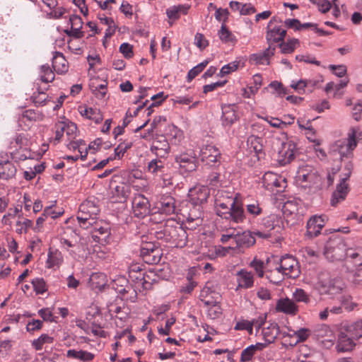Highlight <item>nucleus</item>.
<instances>
[{
	"instance_id": "obj_26",
	"label": "nucleus",
	"mask_w": 362,
	"mask_h": 362,
	"mask_svg": "<svg viewBox=\"0 0 362 362\" xmlns=\"http://www.w3.org/2000/svg\"><path fill=\"white\" fill-rule=\"evenodd\" d=\"M66 357L71 359L79 360L82 362H90L94 359L95 355L91 352L82 349H69L66 351Z\"/></svg>"
},
{
	"instance_id": "obj_36",
	"label": "nucleus",
	"mask_w": 362,
	"mask_h": 362,
	"mask_svg": "<svg viewBox=\"0 0 362 362\" xmlns=\"http://www.w3.org/2000/svg\"><path fill=\"white\" fill-rule=\"evenodd\" d=\"M170 146L166 139L161 136L160 139L155 140L151 147L152 151H155L156 154H166L168 153Z\"/></svg>"
},
{
	"instance_id": "obj_18",
	"label": "nucleus",
	"mask_w": 362,
	"mask_h": 362,
	"mask_svg": "<svg viewBox=\"0 0 362 362\" xmlns=\"http://www.w3.org/2000/svg\"><path fill=\"white\" fill-rule=\"evenodd\" d=\"M259 225L269 233H271L272 230L275 229L280 231L283 228V221L279 216L272 214L263 218Z\"/></svg>"
},
{
	"instance_id": "obj_53",
	"label": "nucleus",
	"mask_w": 362,
	"mask_h": 362,
	"mask_svg": "<svg viewBox=\"0 0 362 362\" xmlns=\"http://www.w3.org/2000/svg\"><path fill=\"white\" fill-rule=\"evenodd\" d=\"M156 249H159L158 247L156 246L152 243H147L144 244L141 248V256L144 258V259L149 256L151 253H153L156 251Z\"/></svg>"
},
{
	"instance_id": "obj_55",
	"label": "nucleus",
	"mask_w": 362,
	"mask_h": 362,
	"mask_svg": "<svg viewBox=\"0 0 362 362\" xmlns=\"http://www.w3.org/2000/svg\"><path fill=\"white\" fill-rule=\"evenodd\" d=\"M250 266L253 268L258 276L262 277L264 276V262L255 258L250 263Z\"/></svg>"
},
{
	"instance_id": "obj_54",
	"label": "nucleus",
	"mask_w": 362,
	"mask_h": 362,
	"mask_svg": "<svg viewBox=\"0 0 362 362\" xmlns=\"http://www.w3.org/2000/svg\"><path fill=\"white\" fill-rule=\"evenodd\" d=\"M256 354L253 346H249L241 352L240 362H249L252 360L253 356Z\"/></svg>"
},
{
	"instance_id": "obj_35",
	"label": "nucleus",
	"mask_w": 362,
	"mask_h": 362,
	"mask_svg": "<svg viewBox=\"0 0 362 362\" xmlns=\"http://www.w3.org/2000/svg\"><path fill=\"white\" fill-rule=\"evenodd\" d=\"M81 115L87 119L94 121L95 123H100L103 121V117L99 109L86 107L80 111Z\"/></svg>"
},
{
	"instance_id": "obj_38",
	"label": "nucleus",
	"mask_w": 362,
	"mask_h": 362,
	"mask_svg": "<svg viewBox=\"0 0 362 362\" xmlns=\"http://www.w3.org/2000/svg\"><path fill=\"white\" fill-rule=\"evenodd\" d=\"M63 262V257L60 252L55 250L54 252L49 251L47 260V267L54 268L59 267Z\"/></svg>"
},
{
	"instance_id": "obj_43",
	"label": "nucleus",
	"mask_w": 362,
	"mask_h": 362,
	"mask_svg": "<svg viewBox=\"0 0 362 362\" xmlns=\"http://www.w3.org/2000/svg\"><path fill=\"white\" fill-rule=\"evenodd\" d=\"M293 300L295 303H303L308 304L310 301V296L302 288H296L293 294Z\"/></svg>"
},
{
	"instance_id": "obj_44",
	"label": "nucleus",
	"mask_w": 362,
	"mask_h": 362,
	"mask_svg": "<svg viewBox=\"0 0 362 362\" xmlns=\"http://www.w3.org/2000/svg\"><path fill=\"white\" fill-rule=\"evenodd\" d=\"M31 284L36 294H43L48 289V286L43 278L33 279Z\"/></svg>"
},
{
	"instance_id": "obj_63",
	"label": "nucleus",
	"mask_w": 362,
	"mask_h": 362,
	"mask_svg": "<svg viewBox=\"0 0 362 362\" xmlns=\"http://www.w3.org/2000/svg\"><path fill=\"white\" fill-rule=\"evenodd\" d=\"M119 51L127 59H130L133 57V47L127 42H124L120 45Z\"/></svg>"
},
{
	"instance_id": "obj_40",
	"label": "nucleus",
	"mask_w": 362,
	"mask_h": 362,
	"mask_svg": "<svg viewBox=\"0 0 362 362\" xmlns=\"http://www.w3.org/2000/svg\"><path fill=\"white\" fill-rule=\"evenodd\" d=\"M106 276L103 273H93L90 276L89 282L93 288H101L106 284Z\"/></svg>"
},
{
	"instance_id": "obj_42",
	"label": "nucleus",
	"mask_w": 362,
	"mask_h": 362,
	"mask_svg": "<svg viewBox=\"0 0 362 362\" xmlns=\"http://www.w3.org/2000/svg\"><path fill=\"white\" fill-rule=\"evenodd\" d=\"M247 145L255 153L261 152L262 150V139L257 136H250L247 140Z\"/></svg>"
},
{
	"instance_id": "obj_25",
	"label": "nucleus",
	"mask_w": 362,
	"mask_h": 362,
	"mask_svg": "<svg viewBox=\"0 0 362 362\" xmlns=\"http://www.w3.org/2000/svg\"><path fill=\"white\" fill-rule=\"evenodd\" d=\"M255 238L250 231H244L242 233H238L236 237V247L238 248H248L255 243Z\"/></svg>"
},
{
	"instance_id": "obj_6",
	"label": "nucleus",
	"mask_w": 362,
	"mask_h": 362,
	"mask_svg": "<svg viewBox=\"0 0 362 362\" xmlns=\"http://www.w3.org/2000/svg\"><path fill=\"white\" fill-rule=\"evenodd\" d=\"M356 145V135L353 132L346 139L337 141L333 145L332 150L338 153L341 159L343 160L344 158H349L352 156V151Z\"/></svg>"
},
{
	"instance_id": "obj_1",
	"label": "nucleus",
	"mask_w": 362,
	"mask_h": 362,
	"mask_svg": "<svg viewBox=\"0 0 362 362\" xmlns=\"http://www.w3.org/2000/svg\"><path fill=\"white\" fill-rule=\"evenodd\" d=\"M99 213L98 207L91 201H85L79 206L76 218L80 227L87 229L95 223Z\"/></svg>"
},
{
	"instance_id": "obj_19",
	"label": "nucleus",
	"mask_w": 362,
	"mask_h": 362,
	"mask_svg": "<svg viewBox=\"0 0 362 362\" xmlns=\"http://www.w3.org/2000/svg\"><path fill=\"white\" fill-rule=\"evenodd\" d=\"M347 333L340 332L338 334L337 343L335 346L338 352H348L354 349L356 343Z\"/></svg>"
},
{
	"instance_id": "obj_10",
	"label": "nucleus",
	"mask_w": 362,
	"mask_h": 362,
	"mask_svg": "<svg viewBox=\"0 0 362 362\" xmlns=\"http://www.w3.org/2000/svg\"><path fill=\"white\" fill-rule=\"evenodd\" d=\"M296 146L292 141L282 142L278 151V161L281 165L290 163L294 158Z\"/></svg>"
},
{
	"instance_id": "obj_62",
	"label": "nucleus",
	"mask_w": 362,
	"mask_h": 362,
	"mask_svg": "<svg viewBox=\"0 0 362 362\" xmlns=\"http://www.w3.org/2000/svg\"><path fill=\"white\" fill-rule=\"evenodd\" d=\"M32 98L35 105L40 106L45 105L47 95L44 92H37L33 93Z\"/></svg>"
},
{
	"instance_id": "obj_11",
	"label": "nucleus",
	"mask_w": 362,
	"mask_h": 362,
	"mask_svg": "<svg viewBox=\"0 0 362 362\" xmlns=\"http://www.w3.org/2000/svg\"><path fill=\"white\" fill-rule=\"evenodd\" d=\"M275 22H281L278 21L276 17H273L269 22L267 28L268 31L267 33V40L268 42H279L284 40L286 30L281 28L279 25H273Z\"/></svg>"
},
{
	"instance_id": "obj_30",
	"label": "nucleus",
	"mask_w": 362,
	"mask_h": 362,
	"mask_svg": "<svg viewBox=\"0 0 362 362\" xmlns=\"http://www.w3.org/2000/svg\"><path fill=\"white\" fill-rule=\"evenodd\" d=\"M346 332L354 340L362 337V320L344 325Z\"/></svg>"
},
{
	"instance_id": "obj_50",
	"label": "nucleus",
	"mask_w": 362,
	"mask_h": 362,
	"mask_svg": "<svg viewBox=\"0 0 362 362\" xmlns=\"http://www.w3.org/2000/svg\"><path fill=\"white\" fill-rule=\"evenodd\" d=\"M263 179L264 182L267 184V188H272V187H280L279 181L276 174L272 173H267L264 174Z\"/></svg>"
},
{
	"instance_id": "obj_59",
	"label": "nucleus",
	"mask_w": 362,
	"mask_h": 362,
	"mask_svg": "<svg viewBox=\"0 0 362 362\" xmlns=\"http://www.w3.org/2000/svg\"><path fill=\"white\" fill-rule=\"evenodd\" d=\"M235 330H247L250 334H252L253 327L251 321L243 320L238 322L235 326Z\"/></svg>"
},
{
	"instance_id": "obj_22",
	"label": "nucleus",
	"mask_w": 362,
	"mask_h": 362,
	"mask_svg": "<svg viewBox=\"0 0 362 362\" xmlns=\"http://www.w3.org/2000/svg\"><path fill=\"white\" fill-rule=\"evenodd\" d=\"M175 224L174 221L168 220L163 227L156 232V238L163 242L169 243L170 240L172 238V233H173Z\"/></svg>"
},
{
	"instance_id": "obj_9",
	"label": "nucleus",
	"mask_w": 362,
	"mask_h": 362,
	"mask_svg": "<svg viewBox=\"0 0 362 362\" xmlns=\"http://www.w3.org/2000/svg\"><path fill=\"white\" fill-rule=\"evenodd\" d=\"M201 160L206 165L216 166L221 163V153L218 148L214 145L204 146L200 151Z\"/></svg>"
},
{
	"instance_id": "obj_7",
	"label": "nucleus",
	"mask_w": 362,
	"mask_h": 362,
	"mask_svg": "<svg viewBox=\"0 0 362 362\" xmlns=\"http://www.w3.org/2000/svg\"><path fill=\"white\" fill-rule=\"evenodd\" d=\"M223 214V213H221ZM227 216L226 219H230L235 223H242L245 218V214L243 209V204L240 194H235L230 203L229 213H223Z\"/></svg>"
},
{
	"instance_id": "obj_61",
	"label": "nucleus",
	"mask_w": 362,
	"mask_h": 362,
	"mask_svg": "<svg viewBox=\"0 0 362 362\" xmlns=\"http://www.w3.org/2000/svg\"><path fill=\"white\" fill-rule=\"evenodd\" d=\"M293 334L298 338L297 342H303L310 335V330L307 328H300L295 331Z\"/></svg>"
},
{
	"instance_id": "obj_20",
	"label": "nucleus",
	"mask_w": 362,
	"mask_h": 362,
	"mask_svg": "<svg viewBox=\"0 0 362 362\" xmlns=\"http://www.w3.org/2000/svg\"><path fill=\"white\" fill-rule=\"evenodd\" d=\"M187 243V234L186 230L177 223L175 224L173 233H172V238L170 240L169 243L176 247H183Z\"/></svg>"
},
{
	"instance_id": "obj_45",
	"label": "nucleus",
	"mask_w": 362,
	"mask_h": 362,
	"mask_svg": "<svg viewBox=\"0 0 362 362\" xmlns=\"http://www.w3.org/2000/svg\"><path fill=\"white\" fill-rule=\"evenodd\" d=\"M246 213L252 216L253 217H256L262 214L263 209L260 206V204L258 201H253L250 204L245 205Z\"/></svg>"
},
{
	"instance_id": "obj_64",
	"label": "nucleus",
	"mask_w": 362,
	"mask_h": 362,
	"mask_svg": "<svg viewBox=\"0 0 362 362\" xmlns=\"http://www.w3.org/2000/svg\"><path fill=\"white\" fill-rule=\"evenodd\" d=\"M194 44L200 49H204L208 46V40L205 38L204 35L202 33H197L194 36Z\"/></svg>"
},
{
	"instance_id": "obj_34",
	"label": "nucleus",
	"mask_w": 362,
	"mask_h": 362,
	"mask_svg": "<svg viewBox=\"0 0 362 362\" xmlns=\"http://www.w3.org/2000/svg\"><path fill=\"white\" fill-rule=\"evenodd\" d=\"M202 302L207 308L208 315L211 318L215 319L221 315V308L216 301L202 298Z\"/></svg>"
},
{
	"instance_id": "obj_41",
	"label": "nucleus",
	"mask_w": 362,
	"mask_h": 362,
	"mask_svg": "<svg viewBox=\"0 0 362 362\" xmlns=\"http://www.w3.org/2000/svg\"><path fill=\"white\" fill-rule=\"evenodd\" d=\"M220 40L224 43L231 42L235 44L237 41L233 33L227 28L225 25H222L220 30L218 33Z\"/></svg>"
},
{
	"instance_id": "obj_15",
	"label": "nucleus",
	"mask_w": 362,
	"mask_h": 362,
	"mask_svg": "<svg viewBox=\"0 0 362 362\" xmlns=\"http://www.w3.org/2000/svg\"><path fill=\"white\" fill-rule=\"evenodd\" d=\"M175 162L186 172H193L198 167V160L194 156L181 153L175 157Z\"/></svg>"
},
{
	"instance_id": "obj_12",
	"label": "nucleus",
	"mask_w": 362,
	"mask_h": 362,
	"mask_svg": "<svg viewBox=\"0 0 362 362\" xmlns=\"http://www.w3.org/2000/svg\"><path fill=\"white\" fill-rule=\"evenodd\" d=\"M275 310L276 312L291 316L296 315L299 311L296 303L288 297L279 298L276 302Z\"/></svg>"
},
{
	"instance_id": "obj_48",
	"label": "nucleus",
	"mask_w": 362,
	"mask_h": 362,
	"mask_svg": "<svg viewBox=\"0 0 362 362\" xmlns=\"http://www.w3.org/2000/svg\"><path fill=\"white\" fill-rule=\"evenodd\" d=\"M32 226V221L23 218L22 220H19L16 222V231L19 234L26 233Z\"/></svg>"
},
{
	"instance_id": "obj_24",
	"label": "nucleus",
	"mask_w": 362,
	"mask_h": 362,
	"mask_svg": "<svg viewBox=\"0 0 362 362\" xmlns=\"http://www.w3.org/2000/svg\"><path fill=\"white\" fill-rule=\"evenodd\" d=\"M52 68L58 74H63L68 71L69 64L61 52H56L52 58Z\"/></svg>"
},
{
	"instance_id": "obj_16",
	"label": "nucleus",
	"mask_w": 362,
	"mask_h": 362,
	"mask_svg": "<svg viewBox=\"0 0 362 362\" xmlns=\"http://www.w3.org/2000/svg\"><path fill=\"white\" fill-rule=\"evenodd\" d=\"M235 276L238 283L236 290L239 288L248 289L254 286L255 279L252 272L242 269L236 273Z\"/></svg>"
},
{
	"instance_id": "obj_49",
	"label": "nucleus",
	"mask_w": 362,
	"mask_h": 362,
	"mask_svg": "<svg viewBox=\"0 0 362 362\" xmlns=\"http://www.w3.org/2000/svg\"><path fill=\"white\" fill-rule=\"evenodd\" d=\"M299 45V41L298 39L293 38L288 40L286 42H283L280 44V47L281 49V52L284 54L291 53L294 51L297 45Z\"/></svg>"
},
{
	"instance_id": "obj_2",
	"label": "nucleus",
	"mask_w": 362,
	"mask_h": 362,
	"mask_svg": "<svg viewBox=\"0 0 362 362\" xmlns=\"http://www.w3.org/2000/svg\"><path fill=\"white\" fill-rule=\"evenodd\" d=\"M296 178L303 187L320 189L321 186V177L317 171L311 165H306L300 167Z\"/></svg>"
},
{
	"instance_id": "obj_31",
	"label": "nucleus",
	"mask_w": 362,
	"mask_h": 362,
	"mask_svg": "<svg viewBox=\"0 0 362 362\" xmlns=\"http://www.w3.org/2000/svg\"><path fill=\"white\" fill-rule=\"evenodd\" d=\"M317 286L321 292L328 293L334 286V283L329 279L328 274L322 272L318 276Z\"/></svg>"
},
{
	"instance_id": "obj_58",
	"label": "nucleus",
	"mask_w": 362,
	"mask_h": 362,
	"mask_svg": "<svg viewBox=\"0 0 362 362\" xmlns=\"http://www.w3.org/2000/svg\"><path fill=\"white\" fill-rule=\"evenodd\" d=\"M310 2L316 5L322 13L327 12L331 8V3L327 0H309Z\"/></svg>"
},
{
	"instance_id": "obj_39",
	"label": "nucleus",
	"mask_w": 362,
	"mask_h": 362,
	"mask_svg": "<svg viewBox=\"0 0 362 362\" xmlns=\"http://www.w3.org/2000/svg\"><path fill=\"white\" fill-rule=\"evenodd\" d=\"M129 277L132 281L140 283L144 289L149 290L152 288V283L146 281V278L150 279L149 274H144V273L129 274Z\"/></svg>"
},
{
	"instance_id": "obj_5",
	"label": "nucleus",
	"mask_w": 362,
	"mask_h": 362,
	"mask_svg": "<svg viewBox=\"0 0 362 362\" xmlns=\"http://www.w3.org/2000/svg\"><path fill=\"white\" fill-rule=\"evenodd\" d=\"M346 250V245L341 240H330L326 243L325 255L332 261H339L345 258Z\"/></svg>"
},
{
	"instance_id": "obj_23",
	"label": "nucleus",
	"mask_w": 362,
	"mask_h": 362,
	"mask_svg": "<svg viewBox=\"0 0 362 362\" xmlns=\"http://www.w3.org/2000/svg\"><path fill=\"white\" fill-rule=\"evenodd\" d=\"M158 208L162 214L166 215L173 214L175 211V200L171 196L164 195L160 198L158 204Z\"/></svg>"
},
{
	"instance_id": "obj_28",
	"label": "nucleus",
	"mask_w": 362,
	"mask_h": 362,
	"mask_svg": "<svg viewBox=\"0 0 362 362\" xmlns=\"http://www.w3.org/2000/svg\"><path fill=\"white\" fill-rule=\"evenodd\" d=\"M78 240V235L76 232L71 228H67L64 231V235L60 238V243L64 246L72 247L77 245Z\"/></svg>"
},
{
	"instance_id": "obj_3",
	"label": "nucleus",
	"mask_w": 362,
	"mask_h": 362,
	"mask_svg": "<svg viewBox=\"0 0 362 362\" xmlns=\"http://www.w3.org/2000/svg\"><path fill=\"white\" fill-rule=\"evenodd\" d=\"M353 165L351 162H348L345 164L343 169V172L341 175L339 183L337 185L336 190L333 192L331 199L332 206H337L338 203L344 200L349 189V185L346 181L349 179L350 175L352 173Z\"/></svg>"
},
{
	"instance_id": "obj_33",
	"label": "nucleus",
	"mask_w": 362,
	"mask_h": 362,
	"mask_svg": "<svg viewBox=\"0 0 362 362\" xmlns=\"http://www.w3.org/2000/svg\"><path fill=\"white\" fill-rule=\"evenodd\" d=\"M165 169L164 161L158 158L151 160L147 166L148 172L153 175H161L164 173Z\"/></svg>"
},
{
	"instance_id": "obj_52",
	"label": "nucleus",
	"mask_w": 362,
	"mask_h": 362,
	"mask_svg": "<svg viewBox=\"0 0 362 362\" xmlns=\"http://www.w3.org/2000/svg\"><path fill=\"white\" fill-rule=\"evenodd\" d=\"M208 63L209 62L206 60L191 69L187 74V81H191L192 79H194L199 73L204 70Z\"/></svg>"
},
{
	"instance_id": "obj_60",
	"label": "nucleus",
	"mask_w": 362,
	"mask_h": 362,
	"mask_svg": "<svg viewBox=\"0 0 362 362\" xmlns=\"http://www.w3.org/2000/svg\"><path fill=\"white\" fill-rule=\"evenodd\" d=\"M220 173L218 172L211 173L207 178V183L212 187H218L221 185Z\"/></svg>"
},
{
	"instance_id": "obj_57",
	"label": "nucleus",
	"mask_w": 362,
	"mask_h": 362,
	"mask_svg": "<svg viewBox=\"0 0 362 362\" xmlns=\"http://www.w3.org/2000/svg\"><path fill=\"white\" fill-rule=\"evenodd\" d=\"M310 83H311L310 81L300 79L296 82L292 81L291 84V87L296 90L299 93H303L304 92V89L306 86H308Z\"/></svg>"
},
{
	"instance_id": "obj_17",
	"label": "nucleus",
	"mask_w": 362,
	"mask_h": 362,
	"mask_svg": "<svg viewBox=\"0 0 362 362\" xmlns=\"http://www.w3.org/2000/svg\"><path fill=\"white\" fill-rule=\"evenodd\" d=\"M110 235V228L107 223L103 226L96 224L92 231V238L95 243L99 244H106L108 243Z\"/></svg>"
},
{
	"instance_id": "obj_29",
	"label": "nucleus",
	"mask_w": 362,
	"mask_h": 362,
	"mask_svg": "<svg viewBox=\"0 0 362 362\" xmlns=\"http://www.w3.org/2000/svg\"><path fill=\"white\" fill-rule=\"evenodd\" d=\"M275 47L269 46L267 49L264 50L262 52L254 54L252 56V59L257 64H269V59L274 54Z\"/></svg>"
},
{
	"instance_id": "obj_32",
	"label": "nucleus",
	"mask_w": 362,
	"mask_h": 362,
	"mask_svg": "<svg viewBox=\"0 0 362 362\" xmlns=\"http://www.w3.org/2000/svg\"><path fill=\"white\" fill-rule=\"evenodd\" d=\"M279 334V327L277 324H270L268 327H264L262 330V334L265 341L271 344L274 341Z\"/></svg>"
},
{
	"instance_id": "obj_56",
	"label": "nucleus",
	"mask_w": 362,
	"mask_h": 362,
	"mask_svg": "<svg viewBox=\"0 0 362 362\" xmlns=\"http://www.w3.org/2000/svg\"><path fill=\"white\" fill-rule=\"evenodd\" d=\"M282 211L286 215L295 214L298 211V205L293 201H287L283 205Z\"/></svg>"
},
{
	"instance_id": "obj_21",
	"label": "nucleus",
	"mask_w": 362,
	"mask_h": 362,
	"mask_svg": "<svg viewBox=\"0 0 362 362\" xmlns=\"http://www.w3.org/2000/svg\"><path fill=\"white\" fill-rule=\"evenodd\" d=\"M238 119L235 105H224L222 106L221 122L223 126H231Z\"/></svg>"
},
{
	"instance_id": "obj_37",
	"label": "nucleus",
	"mask_w": 362,
	"mask_h": 362,
	"mask_svg": "<svg viewBox=\"0 0 362 362\" xmlns=\"http://www.w3.org/2000/svg\"><path fill=\"white\" fill-rule=\"evenodd\" d=\"M112 194L117 198L118 202H122L129 194V186L124 183H120L114 187Z\"/></svg>"
},
{
	"instance_id": "obj_4",
	"label": "nucleus",
	"mask_w": 362,
	"mask_h": 362,
	"mask_svg": "<svg viewBox=\"0 0 362 362\" xmlns=\"http://www.w3.org/2000/svg\"><path fill=\"white\" fill-rule=\"evenodd\" d=\"M278 272L288 278L296 279L299 276L300 269L297 259L292 255L282 256L276 267Z\"/></svg>"
},
{
	"instance_id": "obj_8",
	"label": "nucleus",
	"mask_w": 362,
	"mask_h": 362,
	"mask_svg": "<svg viewBox=\"0 0 362 362\" xmlns=\"http://www.w3.org/2000/svg\"><path fill=\"white\" fill-rule=\"evenodd\" d=\"M133 214L138 218H144L150 214L151 204L144 194L136 193L132 202Z\"/></svg>"
},
{
	"instance_id": "obj_14",
	"label": "nucleus",
	"mask_w": 362,
	"mask_h": 362,
	"mask_svg": "<svg viewBox=\"0 0 362 362\" xmlns=\"http://www.w3.org/2000/svg\"><path fill=\"white\" fill-rule=\"evenodd\" d=\"M188 196L193 204L199 205L206 202L209 190L206 186L197 185L189 189Z\"/></svg>"
},
{
	"instance_id": "obj_51",
	"label": "nucleus",
	"mask_w": 362,
	"mask_h": 362,
	"mask_svg": "<svg viewBox=\"0 0 362 362\" xmlns=\"http://www.w3.org/2000/svg\"><path fill=\"white\" fill-rule=\"evenodd\" d=\"M346 258H350L353 260H356V262L361 263L362 262V248H348L346 250Z\"/></svg>"
},
{
	"instance_id": "obj_13",
	"label": "nucleus",
	"mask_w": 362,
	"mask_h": 362,
	"mask_svg": "<svg viewBox=\"0 0 362 362\" xmlns=\"http://www.w3.org/2000/svg\"><path fill=\"white\" fill-rule=\"evenodd\" d=\"M326 216L315 215L307 222V235L310 238L318 235L326 222Z\"/></svg>"
},
{
	"instance_id": "obj_47",
	"label": "nucleus",
	"mask_w": 362,
	"mask_h": 362,
	"mask_svg": "<svg viewBox=\"0 0 362 362\" xmlns=\"http://www.w3.org/2000/svg\"><path fill=\"white\" fill-rule=\"evenodd\" d=\"M40 78L42 81L47 83L52 82L54 79V74L49 66L47 64L42 65L40 68Z\"/></svg>"
},
{
	"instance_id": "obj_46",
	"label": "nucleus",
	"mask_w": 362,
	"mask_h": 362,
	"mask_svg": "<svg viewBox=\"0 0 362 362\" xmlns=\"http://www.w3.org/2000/svg\"><path fill=\"white\" fill-rule=\"evenodd\" d=\"M53 337L49 336L48 334H43L37 339H35L32 342L33 346L37 351H40L42 349V346L45 344H51L53 342Z\"/></svg>"
},
{
	"instance_id": "obj_27",
	"label": "nucleus",
	"mask_w": 362,
	"mask_h": 362,
	"mask_svg": "<svg viewBox=\"0 0 362 362\" xmlns=\"http://www.w3.org/2000/svg\"><path fill=\"white\" fill-rule=\"evenodd\" d=\"M16 165L9 160L0 163V179L9 180L13 178L16 174Z\"/></svg>"
}]
</instances>
